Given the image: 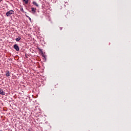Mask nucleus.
I'll return each mask as SVG.
<instances>
[{"instance_id": "f257e3e1", "label": "nucleus", "mask_w": 131, "mask_h": 131, "mask_svg": "<svg viewBox=\"0 0 131 131\" xmlns=\"http://www.w3.org/2000/svg\"><path fill=\"white\" fill-rule=\"evenodd\" d=\"M14 11L13 10H10L9 11H8L6 13V16L7 17H10V16H11V15H14Z\"/></svg>"}, {"instance_id": "f03ea898", "label": "nucleus", "mask_w": 131, "mask_h": 131, "mask_svg": "<svg viewBox=\"0 0 131 131\" xmlns=\"http://www.w3.org/2000/svg\"><path fill=\"white\" fill-rule=\"evenodd\" d=\"M13 48L17 52H19V51H20V48H19V46H18L17 44L14 45Z\"/></svg>"}, {"instance_id": "7ed1b4c3", "label": "nucleus", "mask_w": 131, "mask_h": 131, "mask_svg": "<svg viewBox=\"0 0 131 131\" xmlns=\"http://www.w3.org/2000/svg\"><path fill=\"white\" fill-rule=\"evenodd\" d=\"M31 11L32 14H35L36 13V8H34L33 7L31 8Z\"/></svg>"}, {"instance_id": "20e7f679", "label": "nucleus", "mask_w": 131, "mask_h": 131, "mask_svg": "<svg viewBox=\"0 0 131 131\" xmlns=\"http://www.w3.org/2000/svg\"><path fill=\"white\" fill-rule=\"evenodd\" d=\"M0 94L1 95H2V96H5L6 93H5V92H4V90H0Z\"/></svg>"}, {"instance_id": "39448f33", "label": "nucleus", "mask_w": 131, "mask_h": 131, "mask_svg": "<svg viewBox=\"0 0 131 131\" xmlns=\"http://www.w3.org/2000/svg\"><path fill=\"white\" fill-rule=\"evenodd\" d=\"M6 75L7 77H9V76H10V71H6Z\"/></svg>"}, {"instance_id": "423d86ee", "label": "nucleus", "mask_w": 131, "mask_h": 131, "mask_svg": "<svg viewBox=\"0 0 131 131\" xmlns=\"http://www.w3.org/2000/svg\"><path fill=\"white\" fill-rule=\"evenodd\" d=\"M21 37L18 36L17 38H16L15 40L16 41H19Z\"/></svg>"}, {"instance_id": "0eeeda50", "label": "nucleus", "mask_w": 131, "mask_h": 131, "mask_svg": "<svg viewBox=\"0 0 131 131\" xmlns=\"http://www.w3.org/2000/svg\"><path fill=\"white\" fill-rule=\"evenodd\" d=\"M33 5H34L36 7H38V4H37L35 2H33Z\"/></svg>"}, {"instance_id": "6e6552de", "label": "nucleus", "mask_w": 131, "mask_h": 131, "mask_svg": "<svg viewBox=\"0 0 131 131\" xmlns=\"http://www.w3.org/2000/svg\"><path fill=\"white\" fill-rule=\"evenodd\" d=\"M23 1L25 2V4H26V5H27V4H28L29 3V0H23Z\"/></svg>"}, {"instance_id": "1a4fd4ad", "label": "nucleus", "mask_w": 131, "mask_h": 131, "mask_svg": "<svg viewBox=\"0 0 131 131\" xmlns=\"http://www.w3.org/2000/svg\"><path fill=\"white\" fill-rule=\"evenodd\" d=\"M20 12H23V13H24V10L23 9V7L20 8Z\"/></svg>"}, {"instance_id": "9d476101", "label": "nucleus", "mask_w": 131, "mask_h": 131, "mask_svg": "<svg viewBox=\"0 0 131 131\" xmlns=\"http://www.w3.org/2000/svg\"><path fill=\"white\" fill-rule=\"evenodd\" d=\"M27 17L29 18L30 21H31V18H30V17L27 16Z\"/></svg>"}, {"instance_id": "9b49d317", "label": "nucleus", "mask_w": 131, "mask_h": 131, "mask_svg": "<svg viewBox=\"0 0 131 131\" xmlns=\"http://www.w3.org/2000/svg\"><path fill=\"white\" fill-rule=\"evenodd\" d=\"M1 2H3V0H0V3H1Z\"/></svg>"}, {"instance_id": "f8f14e48", "label": "nucleus", "mask_w": 131, "mask_h": 131, "mask_svg": "<svg viewBox=\"0 0 131 131\" xmlns=\"http://www.w3.org/2000/svg\"><path fill=\"white\" fill-rule=\"evenodd\" d=\"M60 30H62V28H60Z\"/></svg>"}, {"instance_id": "ddd939ff", "label": "nucleus", "mask_w": 131, "mask_h": 131, "mask_svg": "<svg viewBox=\"0 0 131 131\" xmlns=\"http://www.w3.org/2000/svg\"><path fill=\"white\" fill-rule=\"evenodd\" d=\"M43 57H44V58H46V57H45V56H43Z\"/></svg>"}]
</instances>
